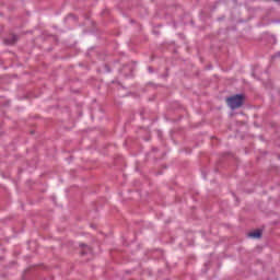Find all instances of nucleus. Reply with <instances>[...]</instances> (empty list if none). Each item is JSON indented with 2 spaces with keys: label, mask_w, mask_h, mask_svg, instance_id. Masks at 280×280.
<instances>
[{
  "label": "nucleus",
  "mask_w": 280,
  "mask_h": 280,
  "mask_svg": "<svg viewBox=\"0 0 280 280\" xmlns=\"http://www.w3.org/2000/svg\"><path fill=\"white\" fill-rule=\"evenodd\" d=\"M226 104L232 108V110H235V108H241V106L244 105V95L236 94L234 96L226 98Z\"/></svg>",
  "instance_id": "nucleus-1"
},
{
  "label": "nucleus",
  "mask_w": 280,
  "mask_h": 280,
  "mask_svg": "<svg viewBox=\"0 0 280 280\" xmlns=\"http://www.w3.org/2000/svg\"><path fill=\"white\" fill-rule=\"evenodd\" d=\"M248 237H253L254 240H260L261 237V230H256L248 234Z\"/></svg>",
  "instance_id": "nucleus-2"
},
{
  "label": "nucleus",
  "mask_w": 280,
  "mask_h": 280,
  "mask_svg": "<svg viewBox=\"0 0 280 280\" xmlns=\"http://www.w3.org/2000/svg\"><path fill=\"white\" fill-rule=\"evenodd\" d=\"M19 40V37L16 35H12L11 39H4L5 45H14Z\"/></svg>",
  "instance_id": "nucleus-3"
},
{
  "label": "nucleus",
  "mask_w": 280,
  "mask_h": 280,
  "mask_svg": "<svg viewBox=\"0 0 280 280\" xmlns=\"http://www.w3.org/2000/svg\"><path fill=\"white\" fill-rule=\"evenodd\" d=\"M80 246L81 248H84V250L81 252V255H86V253H91V247H88L84 244H81Z\"/></svg>",
  "instance_id": "nucleus-4"
},
{
  "label": "nucleus",
  "mask_w": 280,
  "mask_h": 280,
  "mask_svg": "<svg viewBox=\"0 0 280 280\" xmlns=\"http://www.w3.org/2000/svg\"><path fill=\"white\" fill-rule=\"evenodd\" d=\"M273 1H280V0H273Z\"/></svg>",
  "instance_id": "nucleus-5"
}]
</instances>
